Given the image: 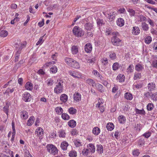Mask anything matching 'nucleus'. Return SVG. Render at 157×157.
I'll return each mask as SVG.
<instances>
[{
    "label": "nucleus",
    "mask_w": 157,
    "mask_h": 157,
    "mask_svg": "<svg viewBox=\"0 0 157 157\" xmlns=\"http://www.w3.org/2000/svg\"><path fill=\"white\" fill-rule=\"evenodd\" d=\"M118 34V33L117 32H113L112 33L114 36L112 38L111 41L114 46H118L121 44V40L117 36Z\"/></svg>",
    "instance_id": "obj_1"
},
{
    "label": "nucleus",
    "mask_w": 157,
    "mask_h": 157,
    "mask_svg": "<svg viewBox=\"0 0 157 157\" xmlns=\"http://www.w3.org/2000/svg\"><path fill=\"white\" fill-rule=\"evenodd\" d=\"M63 81H60V82H58L54 89V92L57 94L61 93L63 89Z\"/></svg>",
    "instance_id": "obj_2"
},
{
    "label": "nucleus",
    "mask_w": 157,
    "mask_h": 157,
    "mask_svg": "<svg viewBox=\"0 0 157 157\" xmlns=\"http://www.w3.org/2000/svg\"><path fill=\"white\" fill-rule=\"evenodd\" d=\"M47 150L51 154L55 155L58 153V149L56 147L52 144H48L47 146Z\"/></svg>",
    "instance_id": "obj_3"
},
{
    "label": "nucleus",
    "mask_w": 157,
    "mask_h": 157,
    "mask_svg": "<svg viewBox=\"0 0 157 157\" xmlns=\"http://www.w3.org/2000/svg\"><path fill=\"white\" fill-rule=\"evenodd\" d=\"M73 32L76 36H81L83 35V33L81 29L78 26H75L73 28Z\"/></svg>",
    "instance_id": "obj_4"
},
{
    "label": "nucleus",
    "mask_w": 157,
    "mask_h": 157,
    "mask_svg": "<svg viewBox=\"0 0 157 157\" xmlns=\"http://www.w3.org/2000/svg\"><path fill=\"white\" fill-rule=\"evenodd\" d=\"M69 73L70 75L75 78H82V74L78 71H69Z\"/></svg>",
    "instance_id": "obj_5"
},
{
    "label": "nucleus",
    "mask_w": 157,
    "mask_h": 157,
    "mask_svg": "<svg viewBox=\"0 0 157 157\" xmlns=\"http://www.w3.org/2000/svg\"><path fill=\"white\" fill-rule=\"evenodd\" d=\"M32 99V97L30 94L27 92H25L22 94V99L25 102H29L31 101Z\"/></svg>",
    "instance_id": "obj_6"
},
{
    "label": "nucleus",
    "mask_w": 157,
    "mask_h": 157,
    "mask_svg": "<svg viewBox=\"0 0 157 157\" xmlns=\"http://www.w3.org/2000/svg\"><path fill=\"white\" fill-rule=\"evenodd\" d=\"M85 51L88 53L91 52L92 50V47L91 44L90 43H87L86 44L84 47Z\"/></svg>",
    "instance_id": "obj_7"
},
{
    "label": "nucleus",
    "mask_w": 157,
    "mask_h": 157,
    "mask_svg": "<svg viewBox=\"0 0 157 157\" xmlns=\"http://www.w3.org/2000/svg\"><path fill=\"white\" fill-rule=\"evenodd\" d=\"M73 97L74 101L78 102L81 100V95L80 93L75 92L74 94Z\"/></svg>",
    "instance_id": "obj_8"
},
{
    "label": "nucleus",
    "mask_w": 157,
    "mask_h": 157,
    "mask_svg": "<svg viewBox=\"0 0 157 157\" xmlns=\"http://www.w3.org/2000/svg\"><path fill=\"white\" fill-rule=\"evenodd\" d=\"M10 104V102H6V105L3 108V110L6 114L8 116L9 114V106Z\"/></svg>",
    "instance_id": "obj_9"
},
{
    "label": "nucleus",
    "mask_w": 157,
    "mask_h": 157,
    "mask_svg": "<svg viewBox=\"0 0 157 157\" xmlns=\"http://www.w3.org/2000/svg\"><path fill=\"white\" fill-rule=\"evenodd\" d=\"M97 23L98 27L100 28L101 26L104 25L105 24V21L103 19H98L97 20Z\"/></svg>",
    "instance_id": "obj_10"
},
{
    "label": "nucleus",
    "mask_w": 157,
    "mask_h": 157,
    "mask_svg": "<svg viewBox=\"0 0 157 157\" xmlns=\"http://www.w3.org/2000/svg\"><path fill=\"white\" fill-rule=\"evenodd\" d=\"M60 100L62 102L65 103L67 101L68 96L65 94H63L60 96Z\"/></svg>",
    "instance_id": "obj_11"
},
{
    "label": "nucleus",
    "mask_w": 157,
    "mask_h": 157,
    "mask_svg": "<svg viewBox=\"0 0 157 157\" xmlns=\"http://www.w3.org/2000/svg\"><path fill=\"white\" fill-rule=\"evenodd\" d=\"M118 119L119 122L121 124H124L126 121L125 117L123 115L119 116Z\"/></svg>",
    "instance_id": "obj_12"
},
{
    "label": "nucleus",
    "mask_w": 157,
    "mask_h": 157,
    "mask_svg": "<svg viewBox=\"0 0 157 157\" xmlns=\"http://www.w3.org/2000/svg\"><path fill=\"white\" fill-rule=\"evenodd\" d=\"M21 117L22 119L26 120L28 117V112L26 111H23L21 113Z\"/></svg>",
    "instance_id": "obj_13"
},
{
    "label": "nucleus",
    "mask_w": 157,
    "mask_h": 157,
    "mask_svg": "<svg viewBox=\"0 0 157 157\" xmlns=\"http://www.w3.org/2000/svg\"><path fill=\"white\" fill-rule=\"evenodd\" d=\"M117 25L120 26L122 27L124 24V20L122 18H119L117 21Z\"/></svg>",
    "instance_id": "obj_14"
},
{
    "label": "nucleus",
    "mask_w": 157,
    "mask_h": 157,
    "mask_svg": "<svg viewBox=\"0 0 157 157\" xmlns=\"http://www.w3.org/2000/svg\"><path fill=\"white\" fill-rule=\"evenodd\" d=\"M132 33L135 35H137L140 33V30L139 27L136 26L133 27L132 29Z\"/></svg>",
    "instance_id": "obj_15"
},
{
    "label": "nucleus",
    "mask_w": 157,
    "mask_h": 157,
    "mask_svg": "<svg viewBox=\"0 0 157 157\" xmlns=\"http://www.w3.org/2000/svg\"><path fill=\"white\" fill-rule=\"evenodd\" d=\"M148 89L150 91H151L153 90H155L156 88V85L153 83H150L148 84Z\"/></svg>",
    "instance_id": "obj_16"
},
{
    "label": "nucleus",
    "mask_w": 157,
    "mask_h": 157,
    "mask_svg": "<svg viewBox=\"0 0 157 157\" xmlns=\"http://www.w3.org/2000/svg\"><path fill=\"white\" fill-rule=\"evenodd\" d=\"M71 63V67L76 69H78L80 67V65L78 62L74 59Z\"/></svg>",
    "instance_id": "obj_17"
},
{
    "label": "nucleus",
    "mask_w": 157,
    "mask_h": 157,
    "mask_svg": "<svg viewBox=\"0 0 157 157\" xmlns=\"http://www.w3.org/2000/svg\"><path fill=\"white\" fill-rule=\"evenodd\" d=\"M84 27L86 29L90 31L92 29L93 25L92 23L88 22L85 24Z\"/></svg>",
    "instance_id": "obj_18"
},
{
    "label": "nucleus",
    "mask_w": 157,
    "mask_h": 157,
    "mask_svg": "<svg viewBox=\"0 0 157 157\" xmlns=\"http://www.w3.org/2000/svg\"><path fill=\"white\" fill-rule=\"evenodd\" d=\"M34 117L32 116L29 119L27 122V125L29 126H31L33 123L34 121Z\"/></svg>",
    "instance_id": "obj_19"
},
{
    "label": "nucleus",
    "mask_w": 157,
    "mask_h": 157,
    "mask_svg": "<svg viewBox=\"0 0 157 157\" xmlns=\"http://www.w3.org/2000/svg\"><path fill=\"white\" fill-rule=\"evenodd\" d=\"M71 52L72 54H76L78 52V47L76 46L73 45L71 48Z\"/></svg>",
    "instance_id": "obj_20"
},
{
    "label": "nucleus",
    "mask_w": 157,
    "mask_h": 157,
    "mask_svg": "<svg viewBox=\"0 0 157 157\" xmlns=\"http://www.w3.org/2000/svg\"><path fill=\"white\" fill-rule=\"evenodd\" d=\"M25 88L27 90H31L33 88L32 83L29 82H27L25 85Z\"/></svg>",
    "instance_id": "obj_21"
},
{
    "label": "nucleus",
    "mask_w": 157,
    "mask_h": 157,
    "mask_svg": "<svg viewBox=\"0 0 157 157\" xmlns=\"http://www.w3.org/2000/svg\"><path fill=\"white\" fill-rule=\"evenodd\" d=\"M74 59L68 57H66L64 59L65 62L70 66H71V63L73 61Z\"/></svg>",
    "instance_id": "obj_22"
},
{
    "label": "nucleus",
    "mask_w": 157,
    "mask_h": 157,
    "mask_svg": "<svg viewBox=\"0 0 157 157\" xmlns=\"http://www.w3.org/2000/svg\"><path fill=\"white\" fill-rule=\"evenodd\" d=\"M100 129L98 127L94 128L92 130L93 133L96 136L98 135L100 133Z\"/></svg>",
    "instance_id": "obj_23"
},
{
    "label": "nucleus",
    "mask_w": 157,
    "mask_h": 157,
    "mask_svg": "<svg viewBox=\"0 0 157 157\" xmlns=\"http://www.w3.org/2000/svg\"><path fill=\"white\" fill-rule=\"evenodd\" d=\"M76 121L73 120H71L68 122V125L71 127H75L76 126Z\"/></svg>",
    "instance_id": "obj_24"
},
{
    "label": "nucleus",
    "mask_w": 157,
    "mask_h": 157,
    "mask_svg": "<svg viewBox=\"0 0 157 157\" xmlns=\"http://www.w3.org/2000/svg\"><path fill=\"white\" fill-rule=\"evenodd\" d=\"M68 145V144L67 142L64 141L61 143L60 147L63 150H66L67 149Z\"/></svg>",
    "instance_id": "obj_25"
},
{
    "label": "nucleus",
    "mask_w": 157,
    "mask_h": 157,
    "mask_svg": "<svg viewBox=\"0 0 157 157\" xmlns=\"http://www.w3.org/2000/svg\"><path fill=\"white\" fill-rule=\"evenodd\" d=\"M44 130L43 129L40 127L38 128L36 131V134L37 135H42L43 134Z\"/></svg>",
    "instance_id": "obj_26"
},
{
    "label": "nucleus",
    "mask_w": 157,
    "mask_h": 157,
    "mask_svg": "<svg viewBox=\"0 0 157 157\" xmlns=\"http://www.w3.org/2000/svg\"><path fill=\"white\" fill-rule=\"evenodd\" d=\"M106 128L108 130L111 131L113 129L114 126L112 123H109L106 125Z\"/></svg>",
    "instance_id": "obj_27"
},
{
    "label": "nucleus",
    "mask_w": 157,
    "mask_h": 157,
    "mask_svg": "<svg viewBox=\"0 0 157 157\" xmlns=\"http://www.w3.org/2000/svg\"><path fill=\"white\" fill-rule=\"evenodd\" d=\"M95 85L98 90L100 92H102L104 91L103 89V86L101 85L99 83H97Z\"/></svg>",
    "instance_id": "obj_28"
},
{
    "label": "nucleus",
    "mask_w": 157,
    "mask_h": 157,
    "mask_svg": "<svg viewBox=\"0 0 157 157\" xmlns=\"http://www.w3.org/2000/svg\"><path fill=\"white\" fill-rule=\"evenodd\" d=\"M135 70L137 71H141L144 67L142 65L140 64H137L135 67Z\"/></svg>",
    "instance_id": "obj_29"
},
{
    "label": "nucleus",
    "mask_w": 157,
    "mask_h": 157,
    "mask_svg": "<svg viewBox=\"0 0 157 157\" xmlns=\"http://www.w3.org/2000/svg\"><path fill=\"white\" fill-rule=\"evenodd\" d=\"M124 97L127 100H131L132 99L133 96L131 93L127 92L125 94Z\"/></svg>",
    "instance_id": "obj_30"
},
{
    "label": "nucleus",
    "mask_w": 157,
    "mask_h": 157,
    "mask_svg": "<svg viewBox=\"0 0 157 157\" xmlns=\"http://www.w3.org/2000/svg\"><path fill=\"white\" fill-rule=\"evenodd\" d=\"M88 148L90 149L91 152L93 153L95 151V146L92 144H90L87 146Z\"/></svg>",
    "instance_id": "obj_31"
},
{
    "label": "nucleus",
    "mask_w": 157,
    "mask_h": 157,
    "mask_svg": "<svg viewBox=\"0 0 157 157\" xmlns=\"http://www.w3.org/2000/svg\"><path fill=\"white\" fill-rule=\"evenodd\" d=\"M109 58L112 60H114L117 58L116 54L115 52H110L109 53Z\"/></svg>",
    "instance_id": "obj_32"
},
{
    "label": "nucleus",
    "mask_w": 157,
    "mask_h": 157,
    "mask_svg": "<svg viewBox=\"0 0 157 157\" xmlns=\"http://www.w3.org/2000/svg\"><path fill=\"white\" fill-rule=\"evenodd\" d=\"M127 11L129 13L130 15L131 16H136L135 15V12L134 10L130 8L127 9Z\"/></svg>",
    "instance_id": "obj_33"
},
{
    "label": "nucleus",
    "mask_w": 157,
    "mask_h": 157,
    "mask_svg": "<svg viewBox=\"0 0 157 157\" xmlns=\"http://www.w3.org/2000/svg\"><path fill=\"white\" fill-rule=\"evenodd\" d=\"M97 151L100 153H103V147L100 144H98L97 146Z\"/></svg>",
    "instance_id": "obj_34"
},
{
    "label": "nucleus",
    "mask_w": 157,
    "mask_h": 157,
    "mask_svg": "<svg viewBox=\"0 0 157 157\" xmlns=\"http://www.w3.org/2000/svg\"><path fill=\"white\" fill-rule=\"evenodd\" d=\"M57 68L55 66H52V67L50 68V72H52L53 74L56 73L57 71Z\"/></svg>",
    "instance_id": "obj_35"
},
{
    "label": "nucleus",
    "mask_w": 157,
    "mask_h": 157,
    "mask_svg": "<svg viewBox=\"0 0 157 157\" xmlns=\"http://www.w3.org/2000/svg\"><path fill=\"white\" fill-rule=\"evenodd\" d=\"M68 112L70 114H75L76 113L77 109L72 107H70L68 110Z\"/></svg>",
    "instance_id": "obj_36"
},
{
    "label": "nucleus",
    "mask_w": 157,
    "mask_h": 157,
    "mask_svg": "<svg viewBox=\"0 0 157 157\" xmlns=\"http://www.w3.org/2000/svg\"><path fill=\"white\" fill-rule=\"evenodd\" d=\"M151 99L154 101H157V92L152 93L151 96Z\"/></svg>",
    "instance_id": "obj_37"
},
{
    "label": "nucleus",
    "mask_w": 157,
    "mask_h": 157,
    "mask_svg": "<svg viewBox=\"0 0 157 157\" xmlns=\"http://www.w3.org/2000/svg\"><path fill=\"white\" fill-rule=\"evenodd\" d=\"M142 27L143 29L145 31H147L148 30L149 27L148 25L145 22H143L142 23Z\"/></svg>",
    "instance_id": "obj_38"
},
{
    "label": "nucleus",
    "mask_w": 157,
    "mask_h": 157,
    "mask_svg": "<svg viewBox=\"0 0 157 157\" xmlns=\"http://www.w3.org/2000/svg\"><path fill=\"white\" fill-rule=\"evenodd\" d=\"M8 32L6 30H2L0 32V36L2 37H5L8 35Z\"/></svg>",
    "instance_id": "obj_39"
},
{
    "label": "nucleus",
    "mask_w": 157,
    "mask_h": 157,
    "mask_svg": "<svg viewBox=\"0 0 157 157\" xmlns=\"http://www.w3.org/2000/svg\"><path fill=\"white\" fill-rule=\"evenodd\" d=\"M59 136L60 137H64L65 136V133L63 130H60L59 132Z\"/></svg>",
    "instance_id": "obj_40"
},
{
    "label": "nucleus",
    "mask_w": 157,
    "mask_h": 157,
    "mask_svg": "<svg viewBox=\"0 0 157 157\" xmlns=\"http://www.w3.org/2000/svg\"><path fill=\"white\" fill-rule=\"evenodd\" d=\"M154 106L153 104L149 103L147 106V109L148 111H151L153 109Z\"/></svg>",
    "instance_id": "obj_41"
},
{
    "label": "nucleus",
    "mask_w": 157,
    "mask_h": 157,
    "mask_svg": "<svg viewBox=\"0 0 157 157\" xmlns=\"http://www.w3.org/2000/svg\"><path fill=\"white\" fill-rule=\"evenodd\" d=\"M145 143V141L144 139L141 138L138 141V145L140 147L141 146L143 145Z\"/></svg>",
    "instance_id": "obj_42"
},
{
    "label": "nucleus",
    "mask_w": 157,
    "mask_h": 157,
    "mask_svg": "<svg viewBox=\"0 0 157 157\" xmlns=\"http://www.w3.org/2000/svg\"><path fill=\"white\" fill-rule=\"evenodd\" d=\"M69 156L70 157H76L77 156V152L74 151H71L69 153Z\"/></svg>",
    "instance_id": "obj_43"
},
{
    "label": "nucleus",
    "mask_w": 157,
    "mask_h": 157,
    "mask_svg": "<svg viewBox=\"0 0 157 157\" xmlns=\"http://www.w3.org/2000/svg\"><path fill=\"white\" fill-rule=\"evenodd\" d=\"M151 37L149 36L147 37L145 39V43L147 44H149L151 41Z\"/></svg>",
    "instance_id": "obj_44"
},
{
    "label": "nucleus",
    "mask_w": 157,
    "mask_h": 157,
    "mask_svg": "<svg viewBox=\"0 0 157 157\" xmlns=\"http://www.w3.org/2000/svg\"><path fill=\"white\" fill-rule=\"evenodd\" d=\"M119 67V64L118 63H114L113 65V69L114 71H116L118 69Z\"/></svg>",
    "instance_id": "obj_45"
},
{
    "label": "nucleus",
    "mask_w": 157,
    "mask_h": 157,
    "mask_svg": "<svg viewBox=\"0 0 157 157\" xmlns=\"http://www.w3.org/2000/svg\"><path fill=\"white\" fill-rule=\"evenodd\" d=\"M61 117L62 118L65 120H68L70 118L69 116L66 113H62Z\"/></svg>",
    "instance_id": "obj_46"
},
{
    "label": "nucleus",
    "mask_w": 157,
    "mask_h": 157,
    "mask_svg": "<svg viewBox=\"0 0 157 157\" xmlns=\"http://www.w3.org/2000/svg\"><path fill=\"white\" fill-rule=\"evenodd\" d=\"M102 63L105 65H107L108 64V59L106 58H104L102 59Z\"/></svg>",
    "instance_id": "obj_47"
},
{
    "label": "nucleus",
    "mask_w": 157,
    "mask_h": 157,
    "mask_svg": "<svg viewBox=\"0 0 157 157\" xmlns=\"http://www.w3.org/2000/svg\"><path fill=\"white\" fill-rule=\"evenodd\" d=\"M141 77V75L140 73L136 72L135 73L134 79V80H136L137 78H140Z\"/></svg>",
    "instance_id": "obj_48"
},
{
    "label": "nucleus",
    "mask_w": 157,
    "mask_h": 157,
    "mask_svg": "<svg viewBox=\"0 0 157 157\" xmlns=\"http://www.w3.org/2000/svg\"><path fill=\"white\" fill-rule=\"evenodd\" d=\"M143 86V84L142 83H137L136 84L134 85V86L135 88H137V89H139L142 87Z\"/></svg>",
    "instance_id": "obj_49"
},
{
    "label": "nucleus",
    "mask_w": 157,
    "mask_h": 157,
    "mask_svg": "<svg viewBox=\"0 0 157 157\" xmlns=\"http://www.w3.org/2000/svg\"><path fill=\"white\" fill-rule=\"evenodd\" d=\"M133 69V66L132 65H130L127 69V72L128 73H131Z\"/></svg>",
    "instance_id": "obj_50"
},
{
    "label": "nucleus",
    "mask_w": 157,
    "mask_h": 157,
    "mask_svg": "<svg viewBox=\"0 0 157 157\" xmlns=\"http://www.w3.org/2000/svg\"><path fill=\"white\" fill-rule=\"evenodd\" d=\"M124 75H122V76L121 77V75L119 77L118 76L117 77V79L120 82H124Z\"/></svg>",
    "instance_id": "obj_51"
},
{
    "label": "nucleus",
    "mask_w": 157,
    "mask_h": 157,
    "mask_svg": "<svg viewBox=\"0 0 157 157\" xmlns=\"http://www.w3.org/2000/svg\"><path fill=\"white\" fill-rule=\"evenodd\" d=\"M139 18H140V21H147L146 17L142 15H140L139 16Z\"/></svg>",
    "instance_id": "obj_52"
},
{
    "label": "nucleus",
    "mask_w": 157,
    "mask_h": 157,
    "mask_svg": "<svg viewBox=\"0 0 157 157\" xmlns=\"http://www.w3.org/2000/svg\"><path fill=\"white\" fill-rule=\"evenodd\" d=\"M98 107L99 108V109L101 112L103 113L104 111V107L103 106H100L101 103L98 102Z\"/></svg>",
    "instance_id": "obj_53"
},
{
    "label": "nucleus",
    "mask_w": 157,
    "mask_h": 157,
    "mask_svg": "<svg viewBox=\"0 0 157 157\" xmlns=\"http://www.w3.org/2000/svg\"><path fill=\"white\" fill-rule=\"evenodd\" d=\"M47 81V85L48 86H52L54 83L52 79H48Z\"/></svg>",
    "instance_id": "obj_54"
},
{
    "label": "nucleus",
    "mask_w": 157,
    "mask_h": 157,
    "mask_svg": "<svg viewBox=\"0 0 157 157\" xmlns=\"http://www.w3.org/2000/svg\"><path fill=\"white\" fill-rule=\"evenodd\" d=\"M151 135V133L150 132L145 133L143 135V136H144L146 138H148Z\"/></svg>",
    "instance_id": "obj_55"
},
{
    "label": "nucleus",
    "mask_w": 157,
    "mask_h": 157,
    "mask_svg": "<svg viewBox=\"0 0 157 157\" xmlns=\"http://www.w3.org/2000/svg\"><path fill=\"white\" fill-rule=\"evenodd\" d=\"M118 12L121 13H125L126 11L125 10L124 8H120L118 10Z\"/></svg>",
    "instance_id": "obj_56"
},
{
    "label": "nucleus",
    "mask_w": 157,
    "mask_h": 157,
    "mask_svg": "<svg viewBox=\"0 0 157 157\" xmlns=\"http://www.w3.org/2000/svg\"><path fill=\"white\" fill-rule=\"evenodd\" d=\"M43 37L44 36H42L40 38L39 40L37 42L36 44V45H38L40 44H41L43 43L44 41L42 40Z\"/></svg>",
    "instance_id": "obj_57"
},
{
    "label": "nucleus",
    "mask_w": 157,
    "mask_h": 157,
    "mask_svg": "<svg viewBox=\"0 0 157 157\" xmlns=\"http://www.w3.org/2000/svg\"><path fill=\"white\" fill-rule=\"evenodd\" d=\"M37 73L40 75H44L45 74V72L42 69H40L38 70L37 72Z\"/></svg>",
    "instance_id": "obj_58"
},
{
    "label": "nucleus",
    "mask_w": 157,
    "mask_h": 157,
    "mask_svg": "<svg viewBox=\"0 0 157 157\" xmlns=\"http://www.w3.org/2000/svg\"><path fill=\"white\" fill-rule=\"evenodd\" d=\"M147 22L149 23L152 26H154V23L153 21L150 18H148L147 20Z\"/></svg>",
    "instance_id": "obj_59"
},
{
    "label": "nucleus",
    "mask_w": 157,
    "mask_h": 157,
    "mask_svg": "<svg viewBox=\"0 0 157 157\" xmlns=\"http://www.w3.org/2000/svg\"><path fill=\"white\" fill-rule=\"evenodd\" d=\"M136 112L137 113L140 114H145V111L143 110H139L137 109L136 110Z\"/></svg>",
    "instance_id": "obj_60"
},
{
    "label": "nucleus",
    "mask_w": 157,
    "mask_h": 157,
    "mask_svg": "<svg viewBox=\"0 0 157 157\" xmlns=\"http://www.w3.org/2000/svg\"><path fill=\"white\" fill-rule=\"evenodd\" d=\"M112 32L111 30H110L109 29H107L106 30V35H110L111 34H112Z\"/></svg>",
    "instance_id": "obj_61"
},
{
    "label": "nucleus",
    "mask_w": 157,
    "mask_h": 157,
    "mask_svg": "<svg viewBox=\"0 0 157 157\" xmlns=\"http://www.w3.org/2000/svg\"><path fill=\"white\" fill-rule=\"evenodd\" d=\"M151 94L152 92H147L145 93L144 96L147 98H151Z\"/></svg>",
    "instance_id": "obj_62"
},
{
    "label": "nucleus",
    "mask_w": 157,
    "mask_h": 157,
    "mask_svg": "<svg viewBox=\"0 0 157 157\" xmlns=\"http://www.w3.org/2000/svg\"><path fill=\"white\" fill-rule=\"evenodd\" d=\"M120 133L118 131L116 132L114 134L115 137L117 139H118L120 137Z\"/></svg>",
    "instance_id": "obj_63"
},
{
    "label": "nucleus",
    "mask_w": 157,
    "mask_h": 157,
    "mask_svg": "<svg viewBox=\"0 0 157 157\" xmlns=\"http://www.w3.org/2000/svg\"><path fill=\"white\" fill-rule=\"evenodd\" d=\"M152 65L154 67L157 68V60H154L152 62Z\"/></svg>",
    "instance_id": "obj_64"
}]
</instances>
